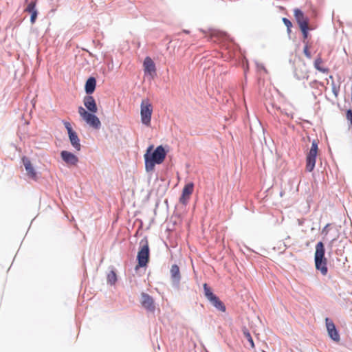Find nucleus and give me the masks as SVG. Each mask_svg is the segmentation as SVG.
<instances>
[{
  "label": "nucleus",
  "instance_id": "f257e3e1",
  "mask_svg": "<svg viewBox=\"0 0 352 352\" xmlns=\"http://www.w3.org/2000/svg\"><path fill=\"white\" fill-rule=\"evenodd\" d=\"M83 103L89 112L82 107H79L78 112L80 116L91 127L96 129H99L101 126V122L99 118L94 115L98 111V107L94 97L91 96H85L83 99Z\"/></svg>",
  "mask_w": 352,
  "mask_h": 352
},
{
  "label": "nucleus",
  "instance_id": "f03ea898",
  "mask_svg": "<svg viewBox=\"0 0 352 352\" xmlns=\"http://www.w3.org/2000/svg\"><path fill=\"white\" fill-rule=\"evenodd\" d=\"M153 148V145L149 146L144 155L145 169L147 172L153 171L155 168V164H162L166 156V153L162 145L158 146L155 150L151 153Z\"/></svg>",
  "mask_w": 352,
  "mask_h": 352
},
{
  "label": "nucleus",
  "instance_id": "7ed1b4c3",
  "mask_svg": "<svg viewBox=\"0 0 352 352\" xmlns=\"http://www.w3.org/2000/svg\"><path fill=\"white\" fill-rule=\"evenodd\" d=\"M325 249L322 242H318L316 245L315 252V266L317 270L320 271L324 276L327 274V260L324 257Z\"/></svg>",
  "mask_w": 352,
  "mask_h": 352
},
{
  "label": "nucleus",
  "instance_id": "20e7f679",
  "mask_svg": "<svg viewBox=\"0 0 352 352\" xmlns=\"http://www.w3.org/2000/svg\"><path fill=\"white\" fill-rule=\"evenodd\" d=\"M153 107L148 98L143 99L140 104V116L142 123L146 126H151V116Z\"/></svg>",
  "mask_w": 352,
  "mask_h": 352
},
{
  "label": "nucleus",
  "instance_id": "39448f33",
  "mask_svg": "<svg viewBox=\"0 0 352 352\" xmlns=\"http://www.w3.org/2000/svg\"><path fill=\"white\" fill-rule=\"evenodd\" d=\"M140 244L141 247L137 256L138 265L135 267L136 270L138 267H146L149 261V247L147 240L142 241Z\"/></svg>",
  "mask_w": 352,
  "mask_h": 352
},
{
  "label": "nucleus",
  "instance_id": "423d86ee",
  "mask_svg": "<svg viewBox=\"0 0 352 352\" xmlns=\"http://www.w3.org/2000/svg\"><path fill=\"white\" fill-rule=\"evenodd\" d=\"M318 149V142L314 140L311 147L306 156V170L309 172H311L315 167Z\"/></svg>",
  "mask_w": 352,
  "mask_h": 352
},
{
  "label": "nucleus",
  "instance_id": "0eeeda50",
  "mask_svg": "<svg viewBox=\"0 0 352 352\" xmlns=\"http://www.w3.org/2000/svg\"><path fill=\"white\" fill-rule=\"evenodd\" d=\"M204 290L205 296L207 299L219 311L222 312L226 311V306L223 303L222 301L219 300V298L214 295L210 288L208 286L206 283L204 284Z\"/></svg>",
  "mask_w": 352,
  "mask_h": 352
},
{
  "label": "nucleus",
  "instance_id": "6e6552de",
  "mask_svg": "<svg viewBox=\"0 0 352 352\" xmlns=\"http://www.w3.org/2000/svg\"><path fill=\"white\" fill-rule=\"evenodd\" d=\"M63 123L67 131L69 138L72 145L76 151H80L81 145L80 144V140L78 137L77 133L72 129V127L69 122H64Z\"/></svg>",
  "mask_w": 352,
  "mask_h": 352
},
{
  "label": "nucleus",
  "instance_id": "1a4fd4ad",
  "mask_svg": "<svg viewBox=\"0 0 352 352\" xmlns=\"http://www.w3.org/2000/svg\"><path fill=\"white\" fill-rule=\"evenodd\" d=\"M141 305L148 311L153 313L155 310V305L152 296L146 293L142 292L140 300Z\"/></svg>",
  "mask_w": 352,
  "mask_h": 352
},
{
  "label": "nucleus",
  "instance_id": "9d476101",
  "mask_svg": "<svg viewBox=\"0 0 352 352\" xmlns=\"http://www.w3.org/2000/svg\"><path fill=\"white\" fill-rule=\"evenodd\" d=\"M144 71L146 74H148L152 78L156 75V67L155 65L149 56L145 58L143 63Z\"/></svg>",
  "mask_w": 352,
  "mask_h": 352
},
{
  "label": "nucleus",
  "instance_id": "9b49d317",
  "mask_svg": "<svg viewBox=\"0 0 352 352\" xmlns=\"http://www.w3.org/2000/svg\"><path fill=\"white\" fill-rule=\"evenodd\" d=\"M194 190V184L192 182H190L186 184L182 190V194L181 197L179 198V202L184 205H186L190 195L192 194Z\"/></svg>",
  "mask_w": 352,
  "mask_h": 352
},
{
  "label": "nucleus",
  "instance_id": "f8f14e48",
  "mask_svg": "<svg viewBox=\"0 0 352 352\" xmlns=\"http://www.w3.org/2000/svg\"><path fill=\"white\" fill-rule=\"evenodd\" d=\"M325 322L329 336L333 340L338 342L340 340V335L336 329L334 323L328 318L325 319Z\"/></svg>",
  "mask_w": 352,
  "mask_h": 352
},
{
  "label": "nucleus",
  "instance_id": "ddd939ff",
  "mask_svg": "<svg viewBox=\"0 0 352 352\" xmlns=\"http://www.w3.org/2000/svg\"><path fill=\"white\" fill-rule=\"evenodd\" d=\"M294 15L299 25V28L309 25V19L304 13L298 8L294 10Z\"/></svg>",
  "mask_w": 352,
  "mask_h": 352
},
{
  "label": "nucleus",
  "instance_id": "4468645a",
  "mask_svg": "<svg viewBox=\"0 0 352 352\" xmlns=\"http://www.w3.org/2000/svg\"><path fill=\"white\" fill-rule=\"evenodd\" d=\"M22 162L25 166L28 176L30 178L36 180L37 179L36 172L34 170L30 160L28 157H23L22 158Z\"/></svg>",
  "mask_w": 352,
  "mask_h": 352
},
{
  "label": "nucleus",
  "instance_id": "2eb2a0df",
  "mask_svg": "<svg viewBox=\"0 0 352 352\" xmlns=\"http://www.w3.org/2000/svg\"><path fill=\"white\" fill-rule=\"evenodd\" d=\"M60 156L63 160L68 165L75 166L78 162V157L71 152L63 151L60 153Z\"/></svg>",
  "mask_w": 352,
  "mask_h": 352
},
{
  "label": "nucleus",
  "instance_id": "dca6fc26",
  "mask_svg": "<svg viewBox=\"0 0 352 352\" xmlns=\"http://www.w3.org/2000/svg\"><path fill=\"white\" fill-rule=\"evenodd\" d=\"M35 7L36 3L32 1L30 3L25 9V12L31 14L30 21L32 24L35 23L38 14L37 10H36Z\"/></svg>",
  "mask_w": 352,
  "mask_h": 352
},
{
  "label": "nucleus",
  "instance_id": "f3484780",
  "mask_svg": "<svg viewBox=\"0 0 352 352\" xmlns=\"http://www.w3.org/2000/svg\"><path fill=\"white\" fill-rule=\"evenodd\" d=\"M323 60L320 54H318L314 63V67L323 74H327L329 72L328 67L322 66Z\"/></svg>",
  "mask_w": 352,
  "mask_h": 352
},
{
  "label": "nucleus",
  "instance_id": "a211bd4d",
  "mask_svg": "<svg viewBox=\"0 0 352 352\" xmlns=\"http://www.w3.org/2000/svg\"><path fill=\"white\" fill-rule=\"evenodd\" d=\"M96 80L95 78H94V77L89 78L85 84L86 93L87 94H92L96 89Z\"/></svg>",
  "mask_w": 352,
  "mask_h": 352
},
{
  "label": "nucleus",
  "instance_id": "6ab92c4d",
  "mask_svg": "<svg viewBox=\"0 0 352 352\" xmlns=\"http://www.w3.org/2000/svg\"><path fill=\"white\" fill-rule=\"evenodd\" d=\"M295 76L299 80L308 78V77H309L308 71L306 69L305 64L303 65V69L296 68Z\"/></svg>",
  "mask_w": 352,
  "mask_h": 352
},
{
  "label": "nucleus",
  "instance_id": "aec40b11",
  "mask_svg": "<svg viewBox=\"0 0 352 352\" xmlns=\"http://www.w3.org/2000/svg\"><path fill=\"white\" fill-rule=\"evenodd\" d=\"M170 275L173 281L178 283L181 278L179 268L177 265H173L170 268Z\"/></svg>",
  "mask_w": 352,
  "mask_h": 352
},
{
  "label": "nucleus",
  "instance_id": "412c9836",
  "mask_svg": "<svg viewBox=\"0 0 352 352\" xmlns=\"http://www.w3.org/2000/svg\"><path fill=\"white\" fill-rule=\"evenodd\" d=\"M243 335L244 337L247 339L248 343L250 344L251 349H254L255 345L250 332L247 330H244Z\"/></svg>",
  "mask_w": 352,
  "mask_h": 352
},
{
  "label": "nucleus",
  "instance_id": "4be33fe9",
  "mask_svg": "<svg viewBox=\"0 0 352 352\" xmlns=\"http://www.w3.org/2000/svg\"><path fill=\"white\" fill-rule=\"evenodd\" d=\"M301 32H302V36H303V41L305 42V40L308 38V31L309 30V25L307 26H305V27H301L300 28Z\"/></svg>",
  "mask_w": 352,
  "mask_h": 352
},
{
  "label": "nucleus",
  "instance_id": "5701e85b",
  "mask_svg": "<svg viewBox=\"0 0 352 352\" xmlns=\"http://www.w3.org/2000/svg\"><path fill=\"white\" fill-rule=\"evenodd\" d=\"M108 281L109 283H111V284H114L117 280L116 278V274L114 272L111 271L109 274H108Z\"/></svg>",
  "mask_w": 352,
  "mask_h": 352
},
{
  "label": "nucleus",
  "instance_id": "b1692460",
  "mask_svg": "<svg viewBox=\"0 0 352 352\" xmlns=\"http://www.w3.org/2000/svg\"><path fill=\"white\" fill-rule=\"evenodd\" d=\"M303 53L307 58L310 59L311 58V54L309 51V47L307 43H306L304 47Z\"/></svg>",
  "mask_w": 352,
  "mask_h": 352
},
{
  "label": "nucleus",
  "instance_id": "393cba45",
  "mask_svg": "<svg viewBox=\"0 0 352 352\" xmlns=\"http://www.w3.org/2000/svg\"><path fill=\"white\" fill-rule=\"evenodd\" d=\"M283 21L284 24L287 26L288 30L290 31V28L292 26V22L287 18H283Z\"/></svg>",
  "mask_w": 352,
  "mask_h": 352
},
{
  "label": "nucleus",
  "instance_id": "a878e982",
  "mask_svg": "<svg viewBox=\"0 0 352 352\" xmlns=\"http://www.w3.org/2000/svg\"><path fill=\"white\" fill-rule=\"evenodd\" d=\"M346 119L350 121V124L352 125V110L349 109L346 111Z\"/></svg>",
  "mask_w": 352,
  "mask_h": 352
},
{
  "label": "nucleus",
  "instance_id": "bb28decb",
  "mask_svg": "<svg viewBox=\"0 0 352 352\" xmlns=\"http://www.w3.org/2000/svg\"><path fill=\"white\" fill-rule=\"evenodd\" d=\"M184 32L186 33V34H188L189 32L188 30H184Z\"/></svg>",
  "mask_w": 352,
  "mask_h": 352
}]
</instances>
